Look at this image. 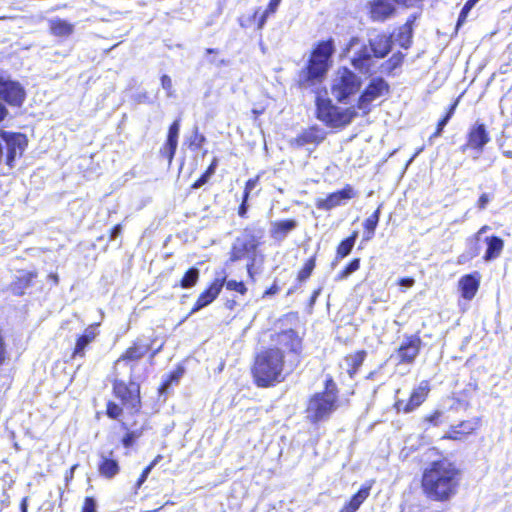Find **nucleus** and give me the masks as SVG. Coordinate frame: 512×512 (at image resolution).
<instances>
[{
  "label": "nucleus",
  "instance_id": "f257e3e1",
  "mask_svg": "<svg viewBox=\"0 0 512 512\" xmlns=\"http://www.w3.org/2000/svg\"><path fill=\"white\" fill-rule=\"evenodd\" d=\"M274 341L279 347L267 349L256 357L252 372L258 386L267 387L281 381L284 353H296L301 346L300 338L291 329L277 334Z\"/></svg>",
  "mask_w": 512,
  "mask_h": 512
},
{
  "label": "nucleus",
  "instance_id": "f03ea898",
  "mask_svg": "<svg viewBox=\"0 0 512 512\" xmlns=\"http://www.w3.org/2000/svg\"><path fill=\"white\" fill-rule=\"evenodd\" d=\"M457 473L455 466L446 459L431 463L422 477L425 494L433 500L449 499L456 491Z\"/></svg>",
  "mask_w": 512,
  "mask_h": 512
},
{
  "label": "nucleus",
  "instance_id": "7ed1b4c3",
  "mask_svg": "<svg viewBox=\"0 0 512 512\" xmlns=\"http://www.w3.org/2000/svg\"><path fill=\"white\" fill-rule=\"evenodd\" d=\"M392 40L386 34H378L369 40V47L362 44L358 37H352L346 47L343 49V56H346L355 48L359 50L354 52L351 59L355 69L364 74H371V57L384 58L391 50Z\"/></svg>",
  "mask_w": 512,
  "mask_h": 512
},
{
  "label": "nucleus",
  "instance_id": "20e7f679",
  "mask_svg": "<svg viewBox=\"0 0 512 512\" xmlns=\"http://www.w3.org/2000/svg\"><path fill=\"white\" fill-rule=\"evenodd\" d=\"M339 407L338 390L335 383L326 381L325 390L314 394L308 402L306 417L312 423L327 420Z\"/></svg>",
  "mask_w": 512,
  "mask_h": 512
},
{
  "label": "nucleus",
  "instance_id": "39448f33",
  "mask_svg": "<svg viewBox=\"0 0 512 512\" xmlns=\"http://www.w3.org/2000/svg\"><path fill=\"white\" fill-rule=\"evenodd\" d=\"M316 105L318 119L334 128L348 125L356 116L354 108H338L329 99L317 98Z\"/></svg>",
  "mask_w": 512,
  "mask_h": 512
},
{
  "label": "nucleus",
  "instance_id": "423d86ee",
  "mask_svg": "<svg viewBox=\"0 0 512 512\" xmlns=\"http://www.w3.org/2000/svg\"><path fill=\"white\" fill-rule=\"evenodd\" d=\"M334 53V42L332 39L320 42L312 52L307 76L309 80H320L327 73L331 65V56Z\"/></svg>",
  "mask_w": 512,
  "mask_h": 512
},
{
  "label": "nucleus",
  "instance_id": "0eeeda50",
  "mask_svg": "<svg viewBox=\"0 0 512 512\" xmlns=\"http://www.w3.org/2000/svg\"><path fill=\"white\" fill-rule=\"evenodd\" d=\"M361 87L360 78L347 68H339L331 85V93L339 102L348 100L358 93Z\"/></svg>",
  "mask_w": 512,
  "mask_h": 512
},
{
  "label": "nucleus",
  "instance_id": "6e6552de",
  "mask_svg": "<svg viewBox=\"0 0 512 512\" xmlns=\"http://www.w3.org/2000/svg\"><path fill=\"white\" fill-rule=\"evenodd\" d=\"M113 391L126 407L137 409L140 405V388L137 383L130 381L127 385L123 381L115 380Z\"/></svg>",
  "mask_w": 512,
  "mask_h": 512
},
{
  "label": "nucleus",
  "instance_id": "1a4fd4ad",
  "mask_svg": "<svg viewBox=\"0 0 512 512\" xmlns=\"http://www.w3.org/2000/svg\"><path fill=\"white\" fill-rule=\"evenodd\" d=\"M0 98L12 106H20L25 98V92L19 83L12 81L0 72Z\"/></svg>",
  "mask_w": 512,
  "mask_h": 512
},
{
  "label": "nucleus",
  "instance_id": "9d476101",
  "mask_svg": "<svg viewBox=\"0 0 512 512\" xmlns=\"http://www.w3.org/2000/svg\"><path fill=\"white\" fill-rule=\"evenodd\" d=\"M388 92V84L381 78L373 79L364 90L358 101V109L364 114L370 111V104Z\"/></svg>",
  "mask_w": 512,
  "mask_h": 512
},
{
  "label": "nucleus",
  "instance_id": "9b49d317",
  "mask_svg": "<svg viewBox=\"0 0 512 512\" xmlns=\"http://www.w3.org/2000/svg\"><path fill=\"white\" fill-rule=\"evenodd\" d=\"M429 391V383L427 381H421L419 385L413 389L410 398L407 402L399 399L396 401V409L404 413L412 412L425 401Z\"/></svg>",
  "mask_w": 512,
  "mask_h": 512
},
{
  "label": "nucleus",
  "instance_id": "f8f14e48",
  "mask_svg": "<svg viewBox=\"0 0 512 512\" xmlns=\"http://www.w3.org/2000/svg\"><path fill=\"white\" fill-rule=\"evenodd\" d=\"M356 192L354 189L347 185L342 190L329 194L326 198H321L316 201V207L321 210H331L337 206L343 205L346 201L354 198Z\"/></svg>",
  "mask_w": 512,
  "mask_h": 512
},
{
  "label": "nucleus",
  "instance_id": "ddd939ff",
  "mask_svg": "<svg viewBox=\"0 0 512 512\" xmlns=\"http://www.w3.org/2000/svg\"><path fill=\"white\" fill-rule=\"evenodd\" d=\"M420 348L421 339L418 336H410L400 345L393 357L398 363L411 364L419 354Z\"/></svg>",
  "mask_w": 512,
  "mask_h": 512
},
{
  "label": "nucleus",
  "instance_id": "4468645a",
  "mask_svg": "<svg viewBox=\"0 0 512 512\" xmlns=\"http://www.w3.org/2000/svg\"><path fill=\"white\" fill-rule=\"evenodd\" d=\"M257 246L258 242L253 237L237 239L232 247L230 260L238 261L249 258L254 261Z\"/></svg>",
  "mask_w": 512,
  "mask_h": 512
},
{
  "label": "nucleus",
  "instance_id": "2eb2a0df",
  "mask_svg": "<svg viewBox=\"0 0 512 512\" xmlns=\"http://www.w3.org/2000/svg\"><path fill=\"white\" fill-rule=\"evenodd\" d=\"M224 283L225 277H217L210 287L200 294L191 313H195L212 303L221 292Z\"/></svg>",
  "mask_w": 512,
  "mask_h": 512
},
{
  "label": "nucleus",
  "instance_id": "dca6fc26",
  "mask_svg": "<svg viewBox=\"0 0 512 512\" xmlns=\"http://www.w3.org/2000/svg\"><path fill=\"white\" fill-rule=\"evenodd\" d=\"M394 12L395 7L390 0H374L369 3V13L373 21H384Z\"/></svg>",
  "mask_w": 512,
  "mask_h": 512
},
{
  "label": "nucleus",
  "instance_id": "f3484780",
  "mask_svg": "<svg viewBox=\"0 0 512 512\" xmlns=\"http://www.w3.org/2000/svg\"><path fill=\"white\" fill-rule=\"evenodd\" d=\"M480 285V277L477 273L465 275L459 280L461 295L466 300H471L477 293Z\"/></svg>",
  "mask_w": 512,
  "mask_h": 512
},
{
  "label": "nucleus",
  "instance_id": "a211bd4d",
  "mask_svg": "<svg viewBox=\"0 0 512 512\" xmlns=\"http://www.w3.org/2000/svg\"><path fill=\"white\" fill-rule=\"evenodd\" d=\"M489 141L488 134L483 124H475L468 135V146L481 150Z\"/></svg>",
  "mask_w": 512,
  "mask_h": 512
},
{
  "label": "nucleus",
  "instance_id": "6ab92c4d",
  "mask_svg": "<svg viewBox=\"0 0 512 512\" xmlns=\"http://www.w3.org/2000/svg\"><path fill=\"white\" fill-rule=\"evenodd\" d=\"M478 426L477 421H463L457 426H452L444 438L452 440H461L471 434Z\"/></svg>",
  "mask_w": 512,
  "mask_h": 512
},
{
  "label": "nucleus",
  "instance_id": "aec40b11",
  "mask_svg": "<svg viewBox=\"0 0 512 512\" xmlns=\"http://www.w3.org/2000/svg\"><path fill=\"white\" fill-rule=\"evenodd\" d=\"M97 324L90 325L84 331V333L78 338L74 349L73 357H83L84 350L97 336Z\"/></svg>",
  "mask_w": 512,
  "mask_h": 512
},
{
  "label": "nucleus",
  "instance_id": "412c9836",
  "mask_svg": "<svg viewBox=\"0 0 512 512\" xmlns=\"http://www.w3.org/2000/svg\"><path fill=\"white\" fill-rule=\"evenodd\" d=\"M366 357L364 350L357 351L353 354L346 356L341 364V367L345 369L348 375L352 378L363 364Z\"/></svg>",
  "mask_w": 512,
  "mask_h": 512
},
{
  "label": "nucleus",
  "instance_id": "4be33fe9",
  "mask_svg": "<svg viewBox=\"0 0 512 512\" xmlns=\"http://www.w3.org/2000/svg\"><path fill=\"white\" fill-rule=\"evenodd\" d=\"M485 243L487 245V249L483 256V259L486 262L493 261L497 259L504 248V241L497 236H490L485 238Z\"/></svg>",
  "mask_w": 512,
  "mask_h": 512
},
{
  "label": "nucleus",
  "instance_id": "5701e85b",
  "mask_svg": "<svg viewBox=\"0 0 512 512\" xmlns=\"http://www.w3.org/2000/svg\"><path fill=\"white\" fill-rule=\"evenodd\" d=\"M297 227L295 220H281L272 223L271 236L277 240H283L288 233Z\"/></svg>",
  "mask_w": 512,
  "mask_h": 512
},
{
  "label": "nucleus",
  "instance_id": "b1692460",
  "mask_svg": "<svg viewBox=\"0 0 512 512\" xmlns=\"http://www.w3.org/2000/svg\"><path fill=\"white\" fill-rule=\"evenodd\" d=\"M37 274L35 272L22 271L16 280L11 284V290L15 295H23L25 290L31 285Z\"/></svg>",
  "mask_w": 512,
  "mask_h": 512
},
{
  "label": "nucleus",
  "instance_id": "393cba45",
  "mask_svg": "<svg viewBox=\"0 0 512 512\" xmlns=\"http://www.w3.org/2000/svg\"><path fill=\"white\" fill-rule=\"evenodd\" d=\"M119 469V464L116 460L101 455L98 467L101 476L111 479L119 473Z\"/></svg>",
  "mask_w": 512,
  "mask_h": 512
},
{
  "label": "nucleus",
  "instance_id": "a878e982",
  "mask_svg": "<svg viewBox=\"0 0 512 512\" xmlns=\"http://www.w3.org/2000/svg\"><path fill=\"white\" fill-rule=\"evenodd\" d=\"M149 350L145 344L135 343L132 347L128 348L126 352L116 361L118 366L123 361H135L142 358Z\"/></svg>",
  "mask_w": 512,
  "mask_h": 512
},
{
  "label": "nucleus",
  "instance_id": "bb28decb",
  "mask_svg": "<svg viewBox=\"0 0 512 512\" xmlns=\"http://www.w3.org/2000/svg\"><path fill=\"white\" fill-rule=\"evenodd\" d=\"M370 487H362L348 503L340 510V512H356L361 504L368 498Z\"/></svg>",
  "mask_w": 512,
  "mask_h": 512
},
{
  "label": "nucleus",
  "instance_id": "cd10ccee",
  "mask_svg": "<svg viewBox=\"0 0 512 512\" xmlns=\"http://www.w3.org/2000/svg\"><path fill=\"white\" fill-rule=\"evenodd\" d=\"M324 139L323 133L318 129H310L299 135L294 143L301 147L307 144H319Z\"/></svg>",
  "mask_w": 512,
  "mask_h": 512
},
{
  "label": "nucleus",
  "instance_id": "c85d7f7f",
  "mask_svg": "<svg viewBox=\"0 0 512 512\" xmlns=\"http://www.w3.org/2000/svg\"><path fill=\"white\" fill-rule=\"evenodd\" d=\"M49 24L50 30L55 36H69L74 30V26L72 24L60 18L51 19Z\"/></svg>",
  "mask_w": 512,
  "mask_h": 512
},
{
  "label": "nucleus",
  "instance_id": "c756f323",
  "mask_svg": "<svg viewBox=\"0 0 512 512\" xmlns=\"http://www.w3.org/2000/svg\"><path fill=\"white\" fill-rule=\"evenodd\" d=\"M412 21L408 20L405 25H403L398 33L397 41L403 48H408L411 43L412 37Z\"/></svg>",
  "mask_w": 512,
  "mask_h": 512
},
{
  "label": "nucleus",
  "instance_id": "7c9ffc66",
  "mask_svg": "<svg viewBox=\"0 0 512 512\" xmlns=\"http://www.w3.org/2000/svg\"><path fill=\"white\" fill-rule=\"evenodd\" d=\"M356 238H357V232H354L352 236L343 240L337 248V256L341 257V258L346 257L351 252V250L355 244Z\"/></svg>",
  "mask_w": 512,
  "mask_h": 512
},
{
  "label": "nucleus",
  "instance_id": "2f4dec72",
  "mask_svg": "<svg viewBox=\"0 0 512 512\" xmlns=\"http://www.w3.org/2000/svg\"><path fill=\"white\" fill-rule=\"evenodd\" d=\"M199 279V270L195 267L190 268L181 280L182 288H191L193 287Z\"/></svg>",
  "mask_w": 512,
  "mask_h": 512
},
{
  "label": "nucleus",
  "instance_id": "473e14b6",
  "mask_svg": "<svg viewBox=\"0 0 512 512\" xmlns=\"http://www.w3.org/2000/svg\"><path fill=\"white\" fill-rule=\"evenodd\" d=\"M380 217V207L370 215L364 222V228L369 229V234H374Z\"/></svg>",
  "mask_w": 512,
  "mask_h": 512
},
{
  "label": "nucleus",
  "instance_id": "72a5a7b5",
  "mask_svg": "<svg viewBox=\"0 0 512 512\" xmlns=\"http://www.w3.org/2000/svg\"><path fill=\"white\" fill-rule=\"evenodd\" d=\"M179 130H180V122H179V120H176L172 123V125L169 128L168 137H167L168 144L178 145Z\"/></svg>",
  "mask_w": 512,
  "mask_h": 512
},
{
  "label": "nucleus",
  "instance_id": "f704fd0d",
  "mask_svg": "<svg viewBox=\"0 0 512 512\" xmlns=\"http://www.w3.org/2000/svg\"><path fill=\"white\" fill-rule=\"evenodd\" d=\"M478 1L479 0H468L465 3L464 7L462 8V10L460 12V15H459V18H458V22H457V27H459L460 25H462L465 22L468 13L470 12V10L474 7V5Z\"/></svg>",
  "mask_w": 512,
  "mask_h": 512
},
{
  "label": "nucleus",
  "instance_id": "c9c22d12",
  "mask_svg": "<svg viewBox=\"0 0 512 512\" xmlns=\"http://www.w3.org/2000/svg\"><path fill=\"white\" fill-rule=\"evenodd\" d=\"M315 261L314 259H310L307 261L304 265V267L301 269V271L298 274V278L300 281H304L308 279L314 269Z\"/></svg>",
  "mask_w": 512,
  "mask_h": 512
},
{
  "label": "nucleus",
  "instance_id": "e433bc0d",
  "mask_svg": "<svg viewBox=\"0 0 512 512\" xmlns=\"http://www.w3.org/2000/svg\"><path fill=\"white\" fill-rule=\"evenodd\" d=\"M226 288L228 290L237 291L241 294H244L246 292V287L243 282H238L236 280H229L225 282Z\"/></svg>",
  "mask_w": 512,
  "mask_h": 512
},
{
  "label": "nucleus",
  "instance_id": "4c0bfd02",
  "mask_svg": "<svg viewBox=\"0 0 512 512\" xmlns=\"http://www.w3.org/2000/svg\"><path fill=\"white\" fill-rule=\"evenodd\" d=\"M258 182H259V176L255 177V178H252V179H249L246 182L245 190H244V195H243L244 202L247 201V199L249 198L250 193L252 192V190L254 188H256V186L258 185Z\"/></svg>",
  "mask_w": 512,
  "mask_h": 512
},
{
  "label": "nucleus",
  "instance_id": "58836bf2",
  "mask_svg": "<svg viewBox=\"0 0 512 512\" xmlns=\"http://www.w3.org/2000/svg\"><path fill=\"white\" fill-rule=\"evenodd\" d=\"M122 413V409L115 403L109 402L107 405V415L112 419H117Z\"/></svg>",
  "mask_w": 512,
  "mask_h": 512
},
{
  "label": "nucleus",
  "instance_id": "ea45409f",
  "mask_svg": "<svg viewBox=\"0 0 512 512\" xmlns=\"http://www.w3.org/2000/svg\"><path fill=\"white\" fill-rule=\"evenodd\" d=\"M176 149H177V145L168 144V142H166V144L164 145V147L162 149V154L168 159L169 163L172 162L175 152H176Z\"/></svg>",
  "mask_w": 512,
  "mask_h": 512
},
{
  "label": "nucleus",
  "instance_id": "a19ab883",
  "mask_svg": "<svg viewBox=\"0 0 512 512\" xmlns=\"http://www.w3.org/2000/svg\"><path fill=\"white\" fill-rule=\"evenodd\" d=\"M182 375V371L174 372L169 376V379L163 383V385L160 387L159 392L165 393L173 381H177L180 376Z\"/></svg>",
  "mask_w": 512,
  "mask_h": 512
},
{
  "label": "nucleus",
  "instance_id": "79ce46f5",
  "mask_svg": "<svg viewBox=\"0 0 512 512\" xmlns=\"http://www.w3.org/2000/svg\"><path fill=\"white\" fill-rule=\"evenodd\" d=\"M453 109H454V106L451 107L449 113L438 123V127H437V130L435 131V133L431 136V138L433 137H438L441 135V132L442 130L444 129L445 125L448 123L452 113H453Z\"/></svg>",
  "mask_w": 512,
  "mask_h": 512
},
{
  "label": "nucleus",
  "instance_id": "37998d69",
  "mask_svg": "<svg viewBox=\"0 0 512 512\" xmlns=\"http://www.w3.org/2000/svg\"><path fill=\"white\" fill-rule=\"evenodd\" d=\"M82 512H96V502L92 497H86Z\"/></svg>",
  "mask_w": 512,
  "mask_h": 512
},
{
  "label": "nucleus",
  "instance_id": "c03bdc74",
  "mask_svg": "<svg viewBox=\"0 0 512 512\" xmlns=\"http://www.w3.org/2000/svg\"><path fill=\"white\" fill-rule=\"evenodd\" d=\"M137 437L138 436L135 432L127 433L122 439V443L125 447H130L133 445Z\"/></svg>",
  "mask_w": 512,
  "mask_h": 512
},
{
  "label": "nucleus",
  "instance_id": "a18cd8bd",
  "mask_svg": "<svg viewBox=\"0 0 512 512\" xmlns=\"http://www.w3.org/2000/svg\"><path fill=\"white\" fill-rule=\"evenodd\" d=\"M161 85H162L163 89H165L168 92V95H171L172 80L168 75H163L161 77Z\"/></svg>",
  "mask_w": 512,
  "mask_h": 512
},
{
  "label": "nucleus",
  "instance_id": "49530a36",
  "mask_svg": "<svg viewBox=\"0 0 512 512\" xmlns=\"http://www.w3.org/2000/svg\"><path fill=\"white\" fill-rule=\"evenodd\" d=\"M490 202V196L489 194L487 193H483L479 199H478V202H477V206L480 210H483L486 208V206L488 205V203Z\"/></svg>",
  "mask_w": 512,
  "mask_h": 512
},
{
  "label": "nucleus",
  "instance_id": "de8ad7c7",
  "mask_svg": "<svg viewBox=\"0 0 512 512\" xmlns=\"http://www.w3.org/2000/svg\"><path fill=\"white\" fill-rule=\"evenodd\" d=\"M396 3L406 7H419L423 0H394Z\"/></svg>",
  "mask_w": 512,
  "mask_h": 512
},
{
  "label": "nucleus",
  "instance_id": "09e8293b",
  "mask_svg": "<svg viewBox=\"0 0 512 512\" xmlns=\"http://www.w3.org/2000/svg\"><path fill=\"white\" fill-rule=\"evenodd\" d=\"M359 267H360V259L356 258L348 264V266L345 268V270L348 271L347 273L349 275H351L352 273L357 271L359 269Z\"/></svg>",
  "mask_w": 512,
  "mask_h": 512
},
{
  "label": "nucleus",
  "instance_id": "8fccbe9b",
  "mask_svg": "<svg viewBox=\"0 0 512 512\" xmlns=\"http://www.w3.org/2000/svg\"><path fill=\"white\" fill-rule=\"evenodd\" d=\"M441 412L440 411H435L433 414L427 416L425 418V421L434 425V426H437L439 424L438 420L439 418L441 417Z\"/></svg>",
  "mask_w": 512,
  "mask_h": 512
},
{
  "label": "nucleus",
  "instance_id": "3c124183",
  "mask_svg": "<svg viewBox=\"0 0 512 512\" xmlns=\"http://www.w3.org/2000/svg\"><path fill=\"white\" fill-rule=\"evenodd\" d=\"M281 0H270L268 7L266 8V14H274L280 4Z\"/></svg>",
  "mask_w": 512,
  "mask_h": 512
},
{
  "label": "nucleus",
  "instance_id": "603ef678",
  "mask_svg": "<svg viewBox=\"0 0 512 512\" xmlns=\"http://www.w3.org/2000/svg\"><path fill=\"white\" fill-rule=\"evenodd\" d=\"M151 470H152L151 466H147L143 470L139 480L137 481V487H141V485L146 481V479H147L148 475L150 474Z\"/></svg>",
  "mask_w": 512,
  "mask_h": 512
},
{
  "label": "nucleus",
  "instance_id": "864d4df0",
  "mask_svg": "<svg viewBox=\"0 0 512 512\" xmlns=\"http://www.w3.org/2000/svg\"><path fill=\"white\" fill-rule=\"evenodd\" d=\"M210 178V176L206 173H204L194 184H193V188L194 189H198L200 188L202 185H204L208 179Z\"/></svg>",
  "mask_w": 512,
  "mask_h": 512
},
{
  "label": "nucleus",
  "instance_id": "5fc2aeb1",
  "mask_svg": "<svg viewBox=\"0 0 512 512\" xmlns=\"http://www.w3.org/2000/svg\"><path fill=\"white\" fill-rule=\"evenodd\" d=\"M414 279L413 278H402L399 281V285L404 287H412L414 285Z\"/></svg>",
  "mask_w": 512,
  "mask_h": 512
},
{
  "label": "nucleus",
  "instance_id": "6e6d98bb",
  "mask_svg": "<svg viewBox=\"0 0 512 512\" xmlns=\"http://www.w3.org/2000/svg\"><path fill=\"white\" fill-rule=\"evenodd\" d=\"M402 61V56L400 55H394L389 62L392 63V68L397 67Z\"/></svg>",
  "mask_w": 512,
  "mask_h": 512
},
{
  "label": "nucleus",
  "instance_id": "4d7b16f0",
  "mask_svg": "<svg viewBox=\"0 0 512 512\" xmlns=\"http://www.w3.org/2000/svg\"><path fill=\"white\" fill-rule=\"evenodd\" d=\"M121 231H122V227H121V225H116V226L113 228V230H112V233H111V239H112V240L116 239V238L120 235Z\"/></svg>",
  "mask_w": 512,
  "mask_h": 512
},
{
  "label": "nucleus",
  "instance_id": "13d9d810",
  "mask_svg": "<svg viewBox=\"0 0 512 512\" xmlns=\"http://www.w3.org/2000/svg\"><path fill=\"white\" fill-rule=\"evenodd\" d=\"M216 166H217V159L215 158L205 173L208 174L209 176L213 175L215 172Z\"/></svg>",
  "mask_w": 512,
  "mask_h": 512
},
{
  "label": "nucleus",
  "instance_id": "bf43d9fd",
  "mask_svg": "<svg viewBox=\"0 0 512 512\" xmlns=\"http://www.w3.org/2000/svg\"><path fill=\"white\" fill-rule=\"evenodd\" d=\"M270 16V14H266V11L263 12L262 16L259 19L258 28L262 29L266 23L267 18Z\"/></svg>",
  "mask_w": 512,
  "mask_h": 512
},
{
  "label": "nucleus",
  "instance_id": "052dcab7",
  "mask_svg": "<svg viewBox=\"0 0 512 512\" xmlns=\"http://www.w3.org/2000/svg\"><path fill=\"white\" fill-rule=\"evenodd\" d=\"M348 271H346L345 269L343 271H341L337 276H336V280L337 281H341V280H344L346 278H348L350 275L347 273Z\"/></svg>",
  "mask_w": 512,
  "mask_h": 512
},
{
  "label": "nucleus",
  "instance_id": "680f3d73",
  "mask_svg": "<svg viewBox=\"0 0 512 512\" xmlns=\"http://www.w3.org/2000/svg\"><path fill=\"white\" fill-rule=\"evenodd\" d=\"M7 109L6 107L0 103V122L4 120V118L7 116Z\"/></svg>",
  "mask_w": 512,
  "mask_h": 512
},
{
  "label": "nucleus",
  "instance_id": "e2e57ef3",
  "mask_svg": "<svg viewBox=\"0 0 512 512\" xmlns=\"http://www.w3.org/2000/svg\"><path fill=\"white\" fill-rule=\"evenodd\" d=\"M246 212H247L246 202H244V200H243L238 213L241 217H243V216H245Z\"/></svg>",
  "mask_w": 512,
  "mask_h": 512
},
{
  "label": "nucleus",
  "instance_id": "0e129e2a",
  "mask_svg": "<svg viewBox=\"0 0 512 512\" xmlns=\"http://www.w3.org/2000/svg\"><path fill=\"white\" fill-rule=\"evenodd\" d=\"M488 229H489V226H487V225L482 226V227L479 229V231L477 232V234H476V240H478V239H479V237H480L483 233H485Z\"/></svg>",
  "mask_w": 512,
  "mask_h": 512
},
{
  "label": "nucleus",
  "instance_id": "69168bd1",
  "mask_svg": "<svg viewBox=\"0 0 512 512\" xmlns=\"http://www.w3.org/2000/svg\"><path fill=\"white\" fill-rule=\"evenodd\" d=\"M21 512H27V498H24L21 502Z\"/></svg>",
  "mask_w": 512,
  "mask_h": 512
},
{
  "label": "nucleus",
  "instance_id": "338daca9",
  "mask_svg": "<svg viewBox=\"0 0 512 512\" xmlns=\"http://www.w3.org/2000/svg\"><path fill=\"white\" fill-rule=\"evenodd\" d=\"M161 458H162L161 455L156 456V458L149 465V466H151V469H153V467L160 461Z\"/></svg>",
  "mask_w": 512,
  "mask_h": 512
},
{
  "label": "nucleus",
  "instance_id": "774afa93",
  "mask_svg": "<svg viewBox=\"0 0 512 512\" xmlns=\"http://www.w3.org/2000/svg\"><path fill=\"white\" fill-rule=\"evenodd\" d=\"M278 288L276 286L271 287L269 290L265 292L266 295L275 294L277 292Z\"/></svg>",
  "mask_w": 512,
  "mask_h": 512
}]
</instances>
